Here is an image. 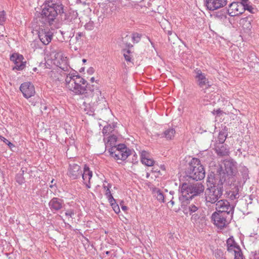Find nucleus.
Returning a JSON list of instances; mask_svg holds the SVG:
<instances>
[{
    "label": "nucleus",
    "mask_w": 259,
    "mask_h": 259,
    "mask_svg": "<svg viewBox=\"0 0 259 259\" xmlns=\"http://www.w3.org/2000/svg\"><path fill=\"white\" fill-rule=\"evenodd\" d=\"M41 18L49 25L53 24L58 16L65 24L73 23L77 13L65 7L59 0H46L41 6Z\"/></svg>",
    "instance_id": "nucleus-1"
},
{
    "label": "nucleus",
    "mask_w": 259,
    "mask_h": 259,
    "mask_svg": "<svg viewBox=\"0 0 259 259\" xmlns=\"http://www.w3.org/2000/svg\"><path fill=\"white\" fill-rule=\"evenodd\" d=\"M73 81L69 86V90L76 95H82L85 98H95L96 101L101 96V92L99 88L87 82L79 75L73 74Z\"/></svg>",
    "instance_id": "nucleus-2"
},
{
    "label": "nucleus",
    "mask_w": 259,
    "mask_h": 259,
    "mask_svg": "<svg viewBox=\"0 0 259 259\" xmlns=\"http://www.w3.org/2000/svg\"><path fill=\"white\" fill-rule=\"evenodd\" d=\"M225 180L223 178H217L214 172H210L207 177V188L205 192V198L207 202L215 203L222 198Z\"/></svg>",
    "instance_id": "nucleus-3"
},
{
    "label": "nucleus",
    "mask_w": 259,
    "mask_h": 259,
    "mask_svg": "<svg viewBox=\"0 0 259 259\" xmlns=\"http://www.w3.org/2000/svg\"><path fill=\"white\" fill-rule=\"evenodd\" d=\"M224 167L220 165L215 171L214 174L218 179L222 178L225 180L228 185H231L236 181L235 176L238 172L237 163L233 160H225Z\"/></svg>",
    "instance_id": "nucleus-4"
},
{
    "label": "nucleus",
    "mask_w": 259,
    "mask_h": 259,
    "mask_svg": "<svg viewBox=\"0 0 259 259\" xmlns=\"http://www.w3.org/2000/svg\"><path fill=\"white\" fill-rule=\"evenodd\" d=\"M204 189V186L200 182L194 184L183 183L179 187V190L181 193L179 199L182 202L192 200L195 197L202 194Z\"/></svg>",
    "instance_id": "nucleus-5"
},
{
    "label": "nucleus",
    "mask_w": 259,
    "mask_h": 259,
    "mask_svg": "<svg viewBox=\"0 0 259 259\" xmlns=\"http://www.w3.org/2000/svg\"><path fill=\"white\" fill-rule=\"evenodd\" d=\"M185 173L186 177L197 181L203 179L205 175L204 167L197 158L191 159L187 166Z\"/></svg>",
    "instance_id": "nucleus-6"
},
{
    "label": "nucleus",
    "mask_w": 259,
    "mask_h": 259,
    "mask_svg": "<svg viewBox=\"0 0 259 259\" xmlns=\"http://www.w3.org/2000/svg\"><path fill=\"white\" fill-rule=\"evenodd\" d=\"M108 151L110 155L115 160H121L124 161L132 154V151L124 144H119L116 146L109 148Z\"/></svg>",
    "instance_id": "nucleus-7"
},
{
    "label": "nucleus",
    "mask_w": 259,
    "mask_h": 259,
    "mask_svg": "<svg viewBox=\"0 0 259 259\" xmlns=\"http://www.w3.org/2000/svg\"><path fill=\"white\" fill-rule=\"evenodd\" d=\"M215 203V212L223 213L224 215H228L230 221L233 217L235 205L230 204V202L225 199H221Z\"/></svg>",
    "instance_id": "nucleus-8"
},
{
    "label": "nucleus",
    "mask_w": 259,
    "mask_h": 259,
    "mask_svg": "<svg viewBox=\"0 0 259 259\" xmlns=\"http://www.w3.org/2000/svg\"><path fill=\"white\" fill-rule=\"evenodd\" d=\"M194 73L195 74V78L197 85L200 88L202 89L204 93H206V90L211 86L210 82L206 77L205 74L202 73L200 69L196 68L194 69Z\"/></svg>",
    "instance_id": "nucleus-9"
},
{
    "label": "nucleus",
    "mask_w": 259,
    "mask_h": 259,
    "mask_svg": "<svg viewBox=\"0 0 259 259\" xmlns=\"http://www.w3.org/2000/svg\"><path fill=\"white\" fill-rule=\"evenodd\" d=\"M211 220L213 224L219 228L222 229L226 227L228 220L230 221L229 216L218 212H214L211 215Z\"/></svg>",
    "instance_id": "nucleus-10"
},
{
    "label": "nucleus",
    "mask_w": 259,
    "mask_h": 259,
    "mask_svg": "<svg viewBox=\"0 0 259 259\" xmlns=\"http://www.w3.org/2000/svg\"><path fill=\"white\" fill-rule=\"evenodd\" d=\"M228 2V0H205L204 4L207 10L214 11L225 7Z\"/></svg>",
    "instance_id": "nucleus-11"
},
{
    "label": "nucleus",
    "mask_w": 259,
    "mask_h": 259,
    "mask_svg": "<svg viewBox=\"0 0 259 259\" xmlns=\"http://www.w3.org/2000/svg\"><path fill=\"white\" fill-rule=\"evenodd\" d=\"M24 58L22 55L18 53H13L10 56V60L13 62L15 66L13 70H22L26 67V61H23Z\"/></svg>",
    "instance_id": "nucleus-12"
},
{
    "label": "nucleus",
    "mask_w": 259,
    "mask_h": 259,
    "mask_svg": "<svg viewBox=\"0 0 259 259\" xmlns=\"http://www.w3.org/2000/svg\"><path fill=\"white\" fill-rule=\"evenodd\" d=\"M67 174L71 180H76L78 179L81 175L80 166L77 163L70 162L69 163Z\"/></svg>",
    "instance_id": "nucleus-13"
},
{
    "label": "nucleus",
    "mask_w": 259,
    "mask_h": 259,
    "mask_svg": "<svg viewBox=\"0 0 259 259\" xmlns=\"http://www.w3.org/2000/svg\"><path fill=\"white\" fill-rule=\"evenodd\" d=\"M20 90L23 96L26 99H28L35 95V91L34 85L31 82H25L22 83L20 87Z\"/></svg>",
    "instance_id": "nucleus-14"
},
{
    "label": "nucleus",
    "mask_w": 259,
    "mask_h": 259,
    "mask_svg": "<svg viewBox=\"0 0 259 259\" xmlns=\"http://www.w3.org/2000/svg\"><path fill=\"white\" fill-rule=\"evenodd\" d=\"M226 9L230 16L235 17L242 14L243 8L239 2H233L229 5L228 8H226Z\"/></svg>",
    "instance_id": "nucleus-15"
},
{
    "label": "nucleus",
    "mask_w": 259,
    "mask_h": 259,
    "mask_svg": "<svg viewBox=\"0 0 259 259\" xmlns=\"http://www.w3.org/2000/svg\"><path fill=\"white\" fill-rule=\"evenodd\" d=\"M48 204L51 212L53 213L59 212L65 205L64 200L58 197L52 198Z\"/></svg>",
    "instance_id": "nucleus-16"
},
{
    "label": "nucleus",
    "mask_w": 259,
    "mask_h": 259,
    "mask_svg": "<svg viewBox=\"0 0 259 259\" xmlns=\"http://www.w3.org/2000/svg\"><path fill=\"white\" fill-rule=\"evenodd\" d=\"M38 37L41 42L45 45H48L53 38V33L48 29H42L38 31Z\"/></svg>",
    "instance_id": "nucleus-17"
},
{
    "label": "nucleus",
    "mask_w": 259,
    "mask_h": 259,
    "mask_svg": "<svg viewBox=\"0 0 259 259\" xmlns=\"http://www.w3.org/2000/svg\"><path fill=\"white\" fill-rule=\"evenodd\" d=\"M227 146L226 144H219V143H218V141H216L214 144V149L215 153L218 155L220 156H225L229 155L230 151Z\"/></svg>",
    "instance_id": "nucleus-18"
},
{
    "label": "nucleus",
    "mask_w": 259,
    "mask_h": 259,
    "mask_svg": "<svg viewBox=\"0 0 259 259\" xmlns=\"http://www.w3.org/2000/svg\"><path fill=\"white\" fill-rule=\"evenodd\" d=\"M253 18L252 15H248V16L240 19L239 23L242 26L243 29H246L248 31H250L252 28L251 22L253 21Z\"/></svg>",
    "instance_id": "nucleus-19"
},
{
    "label": "nucleus",
    "mask_w": 259,
    "mask_h": 259,
    "mask_svg": "<svg viewBox=\"0 0 259 259\" xmlns=\"http://www.w3.org/2000/svg\"><path fill=\"white\" fill-rule=\"evenodd\" d=\"M239 188L238 186H234V187L232 188L231 190L227 191V197L232 200L238 199L240 196L239 194Z\"/></svg>",
    "instance_id": "nucleus-20"
},
{
    "label": "nucleus",
    "mask_w": 259,
    "mask_h": 259,
    "mask_svg": "<svg viewBox=\"0 0 259 259\" xmlns=\"http://www.w3.org/2000/svg\"><path fill=\"white\" fill-rule=\"evenodd\" d=\"M228 128L226 126H225L219 132L218 137V143L219 144H224L228 136Z\"/></svg>",
    "instance_id": "nucleus-21"
},
{
    "label": "nucleus",
    "mask_w": 259,
    "mask_h": 259,
    "mask_svg": "<svg viewBox=\"0 0 259 259\" xmlns=\"http://www.w3.org/2000/svg\"><path fill=\"white\" fill-rule=\"evenodd\" d=\"M176 131L174 128L166 130L162 134L161 137H164L167 140H171L175 136Z\"/></svg>",
    "instance_id": "nucleus-22"
},
{
    "label": "nucleus",
    "mask_w": 259,
    "mask_h": 259,
    "mask_svg": "<svg viewBox=\"0 0 259 259\" xmlns=\"http://www.w3.org/2000/svg\"><path fill=\"white\" fill-rule=\"evenodd\" d=\"M117 140V137L116 136L114 135L110 136L108 137L107 142L105 144L106 147L112 148L113 147V146H116Z\"/></svg>",
    "instance_id": "nucleus-23"
},
{
    "label": "nucleus",
    "mask_w": 259,
    "mask_h": 259,
    "mask_svg": "<svg viewBox=\"0 0 259 259\" xmlns=\"http://www.w3.org/2000/svg\"><path fill=\"white\" fill-rule=\"evenodd\" d=\"M25 170L22 168L20 172L17 174L16 176L15 179L16 181L19 184L22 185L25 182V178L24 177V174Z\"/></svg>",
    "instance_id": "nucleus-24"
},
{
    "label": "nucleus",
    "mask_w": 259,
    "mask_h": 259,
    "mask_svg": "<svg viewBox=\"0 0 259 259\" xmlns=\"http://www.w3.org/2000/svg\"><path fill=\"white\" fill-rule=\"evenodd\" d=\"M202 212L203 211L201 210V209L200 208L197 211V212L191 215V220H193L195 222H197L199 220H202L203 218V215L202 214Z\"/></svg>",
    "instance_id": "nucleus-25"
},
{
    "label": "nucleus",
    "mask_w": 259,
    "mask_h": 259,
    "mask_svg": "<svg viewBox=\"0 0 259 259\" xmlns=\"http://www.w3.org/2000/svg\"><path fill=\"white\" fill-rule=\"evenodd\" d=\"M227 246L229 247H236V249L239 248V245H238L235 241L233 236L230 237L227 240Z\"/></svg>",
    "instance_id": "nucleus-26"
},
{
    "label": "nucleus",
    "mask_w": 259,
    "mask_h": 259,
    "mask_svg": "<svg viewBox=\"0 0 259 259\" xmlns=\"http://www.w3.org/2000/svg\"><path fill=\"white\" fill-rule=\"evenodd\" d=\"M240 171L242 176L243 180L244 181V182H245L248 179H249L248 169L247 168V167L243 166L241 167Z\"/></svg>",
    "instance_id": "nucleus-27"
},
{
    "label": "nucleus",
    "mask_w": 259,
    "mask_h": 259,
    "mask_svg": "<svg viewBox=\"0 0 259 259\" xmlns=\"http://www.w3.org/2000/svg\"><path fill=\"white\" fill-rule=\"evenodd\" d=\"M153 192L157 194V199L161 202H164V196L162 191L158 188H155Z\"/></svg>",
    "instance_id": "nucleus-28"
},
{
    "label": "nucleus",
    "mask_w": 259,
    "mask_h": 259,
    "mask_svg": "<svg viewBox=\"0 0 259 259\" xmlns=\"http://www.w3.org/2000/svg\"><path fill=\"white\" fill-rule=\"evenodd\" d=\"M227 14L228 11L226 8H225L221 10L219 12H218L215 15V17L220 19H224L227 18Z\"/></svg>",
    "instance_id": "nucleus-29"
},
{
    "label": "nucleus",
    "mask_w": 259,
    "mask_h": 259,
    "mask_svg": "<svg viewBox=\"0 0 259 259\" xmlns=\"http://www.w3.org/2000/svg\"><path fill=\"white\" fill-rule=\"evenodd\" d=\"M0 139L1 141H3L6 145H7L12 151H15L16 147L12 143L9 141L6 138H5L2 136H0Z\"/></svg>",
    "instance_id": "nucleus-30"
},
{
    "label": "nucleus",
    "mask_w": 259,
    "mask_h": 259,
    "mask_svg": "<svg viewBox=\"0 0 259 259\" xmlns=\"http://www.w3.org/2000/svg\"><path fill=\"white\" fill-rule=\"evenodd\" d=\"M213 254L217 259H226L224 256L223 251L221 249H217L214 252Z\"/></svg>",
    "instance_id": "nucleus-31"
},
{
    "label": "nucleus",
    "mask_w": 259,
    "mask_h": 259,
    "mask_svg": "<svg viewBox=\"0 0 259 259\" xmlns=\"http://www.w3.org/2000/svg\"><path fill=\"white\" fill-rule=\"evenodd\" d=\"M242 14L246 10L250 12L251 14H255L258 11L257 9L253 8L250 4L243 7Z\"/></svg>",
    "instance_id": "nucleus-32"
},
{
    "label": "nucleus",
    "mask_w": 259,
    "mask_h": 259,
    "mask_svg": "<svg viewBox=\"0 0 259 259\" xmlns=\"http://www.w3.org/2000/svg\"><path fill=\"white\" fill-rule=\"evenodd\" d=\"M114 126L112 127L111 126V125L107 124L103 127L102 133L104 136L108 135L110 133H111L114 130Z\"/></svg>",
    "instance_id": "nucleus-33"
},
{
    "label": "nucleus",
    "mask_w": 259,
    "mask_h": 259,
    "mask_svg": "<svg viewBox=\"0 0 259 259\" xmlns=\"http://www.w3.org/2000/svg\"><path fill=\"white\" fill-rule=\"evenodd\" d=\"M141 161L143 164L148 166H152L154 163V160L151 157L141 159Z\"/></svg>",
    "instance_id": "nucleus-34"
},
{
    "label": "nucleus",
    "mask_w": 259,
    "mask_h": 259,
    "mask_svg": "<svg viewBox=\"0 0 259 259\" xmlns=\"http://www.w3.org/2000/svg\"><path fill=\"white\" fill-rule=\"evenodd\" d=\"M141 37L142 35L141 34L137 32L133 33L132 37V41L134 44L138 43L140 41Z\"/></svg>",
    "instance_id": "nucleus-35"
},
{
    "label": "nucleus",
    "mask_w": 259,
    "mask_h": 259,
    "mask_svg": "<svg viewBox=\"0 0 259 259\" xmlns=\"http://www.w3.org/2000/svg\"><path fill=\"white\" fill-rule=\"evenodd\" d=\"M188 206L189 210H190V215H192L200 209L199 206H197L193 203L189 204Z\"/></svg>",
    "instance_id": "nucleus-36"
},
{
    "label": "nucleus",
    "mask_w": 259,
    "mask_h": 259,
    "mask_svg": "<svg viewBox=\"0 0 259 259\" xmlns=\"http://www.w3.org/2000/svg\"><path fill=\"white\" fill-rule=\"evenodd\" d=\"M234 259H243V254L239 246V249L234 250Z\"/></svg>",
    "instance_id": "nucleus-37"
},
{
    "label": "nucleus",
    "mask_w": 259,
    "mask_h": 259,
    "mask_svg": "<svg viewBox=\"0 0 259 259\" xmlns=\"http://www.w3.org/2000/svg\"><path fill=\"white\" fill-rule=\"evenodd\" d=\"M84 111H86V113L89 115H94L95 109L94 107L91 106L90 104L89 105L85 106V107L84 108Z\"/></svg>",
    "instance_id": "nucleus-38"
},
{
    "label": "nucleus",
    "mask_w": 259,
    "mask_h": 259,
    "mask_svg": "<svg viewBox=\"0 0 259 259\" xmlns=\"http://www.w3.org/2000/svg\"><path fill=\"white\" fill-rule=\"evenodd\" d=\"M164 32L169 36L168 40H170V38L169 36H171L172 38H175L177 36V35L175 33L173 32L170 27L169 29H166V28L163 29Z\"/></svg>",
    "instance_id": "nucleus-39"
},
{
    "label": "nucleus",
    "mask_w": 259,
    "mask_h": 259,
    "mask_svg": "<svg viewBox=\"0 0 259 259\" xmlns=\"http://www.w3.org/2000/svg\"><path fill=\"white\" fill-rule=\"evenodd\" d=\"M70 76H67L65 79L66 87L69 89V86L72 83L73 81V74H69Z\"/></svg>",
    "instance_id": "nucleus-40"
},
{
    "label": "nucleus",
    "mask_w": 259,
    "mask_h": 259,
    "mask_svg": "<svg viewBox=\"0 0 259 259\" xmlns=\"http://www.w3.org/2000/svg\"><path fill=\"white\" fill-rule=\"evenodd\" d=\"M87 169H88V166L87 165V164H84V167H83V172L82 173L81 172V176H82V178L83 180V181H88V175H87L88 174V172H86V170H87Z\"/></svg>",
    "instance_id": "nucleus-41"
},
{
    "label": "nucleus",
    "mask_w": 259,
    "mask_h": 259,
    "mask_svg": "<svg viewBox=\"0 0 259 259\" xmlns=\"http://www.w3.org/2000/svg\"><path fill=\"white\" fill-rule=\"evenodd\" d=\"M6 12L4 11H0V25H3L6 20Z\"/></svg>",
    "instance_id": "nucleus-42"
},
{
    "label": "nucleus",
    "mask_w": 259,
    "mask_h": 259,
    "mask_svg": "<svg viewBox=\"0 0 259 259\" xmlns=\"http://www.w3.org/2000/svg\"><path fill=\"white\" fill-rule=\"evenodd\" d=\"M85 29L88 30H92L94 28V23L92 21H90L84 25Z\"/></svg>",
    "instance_id": "nucleus-43"
},
{
    "label": "nucleus",
    "mask_w": 259,
    "mask_h": 259,
    "mask_svg": "<svg viewBox=\"0 0 259 259\" xmlns=\"http://www.w3.org/2000/svg\"><path fill=\"white\" fill-rule=\"evenodd\" d=\"M110 205L116 213L118 214L120 212L119 207L116 202L111 203Z\"/></svg>",
    "instance_id": "nucleus-44"
},
{
    "label": "nucleus",
    "mask_w": 259,
    "mask_h": 259,
    "mask_svg": "<svg viewBox=\"0 0 259 259\" xmlns=\"http://www.w3.org/2000/svg\"><path fill=\"white\" fill-rule=\"evenodd\" d=\"M140 156H141V159H144V158H148L149 157H150V153L146 151H145V150H143L141 152V155H140Z\"/></svg>",
    "instance_id": "nucleus-45"
},
{
    "label": "nucleus",
    "mask_w": 259,
    "mask_h": 259,
    "mask_svg": "<svg viewBox=\"0 0 259 259\" xmlns=\"http://www.w3.org/2000/svg\"><path fill=\"white\" fill-rule=\"evenodd\" d=\"M111 188V184H108L107 186H105V185H103V188L104 190H106V193L105 195H109L110 194H111V191L110 190V189Z\"/></svg>",
    "instance_id": "nucleus-46"
},
{
    "label": "nucleus",
    "mask_w": 259,
    "mask_h": 259,
    "mask_svg": "<svg viewBox=\"0 0 259 259\" xmlns=\"http://www.w3.org/2000/svg\"><path fill=\"white\" fill-rule=\"evenodd\" d=\"M254 60H255V62L257 61V58L255 57L254 54H251L250 56H248L247 58V61L250 63L252 62H254Z\"/></svg>",
    "instance_id": "nucleus-47"
},
{
    "label": "nucleus",
    "mask_w": 259,
    "mask_h": 259,
    "mask_svg": "<svg viewBox=\"0 0 259 259\" xmlns=\"http://www.w3.org/2000/svg\"><path fill=\"white\" fill-rule=\"evenodd\" d=\"M65 214L67 217H70L72 218L75 214V211L73 209H70L66 210Z\"/></svg>",
    "instance_id": "nucleus-48"
},
{
    "label": "nucleus",
    "mask_w": 259,
    "mask_h": 259,
    "mask_svg": "<svg viewBox=\"0 0 259 259\" xmlns=\"http://www.w3.org/2000/svg\"><path fill=\"white\" fill-rule=\"evenodd\" d=\"M239 3L242 6V7H244L248 4H250L249 0H240Z\"/></svg>",
    "instance_id": "nucleus-49"
},
{
    "label": "nucleus",
    "mask_w": 259,
    "mask_h": 259,
    "mask_svg": "<svg viewBox=\"0 0 259 259\" xmlns=\"http://www.w3.org/2000/svg\"><path fill=\"white\" fill-rule=\"evenodd\" d=\"M86 172H88L87 175H88V182H90L92 176H93V172L92 171L90 170V168L88 167V169L86 170Z\"/></svg>",
    "instance_id": "nucleus-50"
},
{
    "label": "nucleus",
    "mask_w": 259,
    "mask_h": 259,
    "mask_svg": "<svg viewBox=\"0 0 259 259\" xmlns=\"http://www.w3.org/2000/svg\"><path fill=\"white\" fill-rule=\"evenodd\" d=\"M106 196L107 198H108L110 204H111V203H113L114 202H116L115 200L114 199V198H113V197L112 196L111 194H110L109 195V194L107 195Z\"/></svg>",
    "instance_id": "nucleus-51"
},
{
    "label": "nucleus",
    "mask_w": 259,
    "mask_h": 259,
    "mask_svg": "<svg viewBox=\"0 0 259 259\" xmlns=\"http://www.w3.org/2000/svg\"><path fill=\"white\" fill-rule=\"evenodd\" d=\"M222 112H223L222 110H221L220 109H218L217 110H214L212 113L213 115L220 116V115L222 113Z\"/></svg>",
    "instance_id": "nucleus-52"
},
{
    "label": "nucleus",
    "mask_w": 259,
    "mask_h": 259,
    "mask_svg": "<svg viewBox=\"0 0 259 259\" xmlns=\"http://www.w3.org/2000/svg\"><path fill=\"white\" fill-rule=\"evenodd\" d=\"M183 212L185 214L187 215L188 214H190V210H189V206L186 205L184 206L183 208Z\"/></svg>",
    "instance_id": "nucleus-53"
},
{
    "label": "nucleus",
    "mask_w": 259,
    "mask_h": 259,
    "mask_svg": "<svg viewBox=\"0 0 259 259\" xmlns=\"http://www.w3.org/2000/svg\"><path fill=\"white\" fill-rule=\"evenodd\" d=\"M83 35V33L82 32H78L76 33L75 38L77 41H78L80 38Z\"/></svg>",
    "instance_id": "nucleus-54"
},
{
    "label": "nucleus",
    "mask_w": 259,
    "mask_h": 259,
    "mask_svg": "<svg viewBox=\"0 0 259 259\" xmlns=\"http://www.w3.org/2000/svg\"><path fill=\"white\" fill-rule=\"evenodd\" d=\"M125 60L127 62H131V57L128 54H126L125 53H124L123 54Z\"/></svg>",
    "instance_id": "nucleus-55"
},
{
    "label": "nucleus",
    "mask_w": 259,
    "mask_h": 259,
    "mask_svg": "<svg viewBox=\"0 0 259 259\" xmlns=\"http://www.w3.org/2000/svg\"><path fill=\"white\" fill-rule=\"evenodd\" d=\"M94 71H95V70L94 69L93 67H90L88 70H87V73L89 74H92L94 73Z\"/></svg>",
    "instance_id": "nucleus-56"
},
{
    "label": "nucleus",
    "mask_w": 259,
    "mask_h": 259,
    "mask_svg": "<svg viewBox=\"0 0 259 259\" xmlns=\"http://www.w3.org/2000/svg\"><path fill=\"white\" fill-rule=\"evenodd\" d=\"M235 249H236V247H232L228 248V247H227V250L229 252H232V251L234 252V250H236Z\"/></svg>",
    "instance_id": "nucleus-57"
},
{
    "label": "nucleus",
    "mask_w": 259,
    "mask_h": 259,
    "mask_svg": "<svg viewBox=\"0 0 259 259\" xmlns=\"http://www.w3.org/2000/svg\"><path fill=\"white\" fill-rule=\"evenodd\" d=\"M125 46H126V48H127V49H130V48H133V45H132V44H130V43L126 42V43H125Z\"/></svg>",
    "instance_id": "nucleus-58"
},
{
    "label": "nucleus",
    "mask_w": 259,
    "mask_h": 259,
    "mask_svg": "<svg viewBox=\"0 0 259 259\" xmlns=\"http://www.w3.org/2000/svg\"><path fill=\"white\" fill-rule=\"evenodd\" d=\"M84 183L85 184L86 187L87 188H91V185H90V182H88V181H83Z\"/></svg>",
    "instance_id": "nucleus-59"
},
{
    "label": "nucleus",
    "mask_w": 259,
    "mask_h": 259,
    "mask_svg": "<svg viewBox=\"0 0 259 259\" xmlns=\"http://www.w3.org/2000/svg\"><path fill=\"white\" fill-rule=\"evenodd\" d=\"M253 257L254 259H259V256L258 255V254L256 253V251L254 252Z\"/></svg>",
    "instance_id": "nucleus-60"
},
{
    "label": "nucleus",
    "mask_w": 259,
    "mask_h": 259,
    "mask_svg": "<svg viewBox=\"0 0 259 259\" xmlns=\"http://www.w3.org/2000/svg\"><path fill=\"white\" fill-rule=\"evenodd\" d=\"M123 51L126 52L128 55L131 53V51L130 49H123Z\"/></svg>",
    "instance_id": "nucleus-61"
},
{
    "label": "nucleus",
    "mask_w": 259,
    "mask_h": 259,
    "mask_svg": "<svg viewBox=\"0 0 259 259\" xmlns=\"http://www.w3.org/2000/svg\"><path fill=\"white\" fill-rule=\"evenodd\" d=\"M121 209H122L123 210L125 211V210H126L128 209V208H127V206H125V205H122V206H121Z\"/></svg>",
    "instance_id": "nucleus-62"
},
{
    "label": "nucleus",
    "mask_w": 259,
    "mask_h": 259,
    "mask_svg": "<svg viewBox=\"0 0 259 259\" xmlns=\"http://www.w3.org/2000/svg\"><path fill=\"white\" fill-rule=\"evenodd\" d=\"M173 198H174V197H173V196H172V198H171V199L170 200V201H169V202L171 203V204L172 205H173L174 204V203H175L174 201H173V200H172V199H173Z\"/></svg>",
    "instance_id": "nucleus-63"
},
{
    "label": "nucleus",
    "mask_w": 259,
    "mask_h": 259,
    "mask_svg": "<svg viewBox=\"0 0 259 259\" xmlns=\"http://www.w3.org/2000/svg\"><path fill=\"white\" fill-rule=\"evenodd\" d=\"M152 172H159V170H158L157 169H155V168H152Z\"/></svg>",
    "instance_id": "nucleus-64"
}]
</instances>
